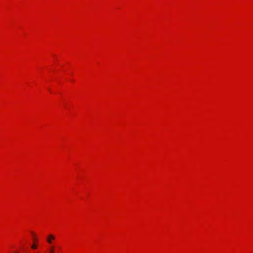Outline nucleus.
Wrapping results in <instances>:
<instances>
[{
  "mask_svg": "<svg viewBox=\"0 0 253 253\" xmlns=\"http://www.w3.org/2000/svg\"><path fill=\"white\" fill-rule=\"evenodd\" d=\"M54 239H55V237L52 234H49L48 236V238H47V242L49 244H51L52 240H54Z\"/></svg>",
  "mask_w": 253,
  "mask_h": 253,
  "instance_id": "obj_1",
  "label": "nucleus"
},
{
  "mask_svg": "<svg viewBox=\"0 0 253 253\" xmlns=\"http://www.w3.org/2000/svg\"><path fill=\"white\" fill-rule=\"evenodd\" d=\"M37 246L36 245H33L32 246V248L33 249H37Z\"/></svg>",
  "mask_w": 253,
  "mask_h": 253,
  "instance_id": "obj_2",
  "label": "nucleus"
}]
</instances>
